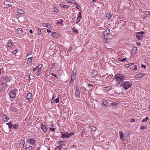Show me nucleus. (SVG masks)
<instances>
[{
	"mask_svg": "<svg viewBox=\"0 0 150 150\" xmlns=\"http://www.w3.org/2000/svg\"><path fill=\"white\" fill-rule=\"evenodd\" d=\"M115 78L116 81L119 83L125 80V77L120 74H117L115 75Z\"/></svg>",
	"mask_w": 150,
	"mask_h": 150,
	"instance_id": "1",
	"label": "nucleus"
},
{
	"mask_svg": "<svg viewBox=\"0 0 150 150\" xmlns=\"http://www.w3.org/2000/svg\"><path fill=\"white\" fill-rule=\"evenodd\" d=\"M110 29H107L104 31L102 37L105 40H107L111 38L110 35L109 34Z\"/></svg>",
	"mask_w": 150,
	"mask_h": 150,
	"instance_id": "2",
	"label": "nucleus"
},
{
	"mask_svg": "<svg viewBox=\"0 0 150 150\" xmlns=\"http://www.w3.org/2000/svg\"><path fill=\"white\" fill-rule=\"evenodd\" d=\"M132 86V84L128 81H126L123 82L120 85L125 90H127L128 88H129Z\"/></svg>",
	"mask_w": 150,
	"mask_h": 150,
	"instance_id": "3",
	"label": "nucleus"
},
{
	"mask_svg": "<svg viewBox=\"0 0 150 150\" xmlns=\"http://www.w3.org/2000/svg\"><path fill=\"white\" fill-rule=\"evenodd\" d=\"M17 91V90L15 89L12 90L9 93L11 98H13L15 97Z\"/></svg>",
	"mask_w": 150,
	"mask_h": 150,
	"instance_id": "4",
	"label": "nucleus"
},
{
	"mask_svg": "<svg viewBox=\"0 0 150 150\" xmlns=\"http://www.w3.org/2000/svg\"><path fill=\"white\" fill-rule=\"evenodd\" d=\"M144 33V32H138L136 33V36L137 39L138 40H140L143 37V35Z\"/></svg>",
	"mask_w": 150,
	"mask_h": 150,
	"instance_id": "5",
	"label": "nucleus"
},
{
	"mask_svg": "<svg viewBox=\"0 0 150 150\" xmlns=\"http://www.w3.org/2000/svg\"><path fill=\"white\" fill-rule=\"evenodd\" d=\"M71 134H73L72 133H70L68 134H62L61 137L63 139H65V138H69L70 137Z\"/></svg>",
	"mask_w": 150,
	"mask_h": 150,
	"instance_id": "6",
	"label": "nucleus"
},
{
	"mask_svg": "<svg viewBox=\"0 0 150 150\" xmlns=\"http://www.w3.org/2000/svg\"><path fill=\"white\" fill-rule=\"evenodd\" d=\"M27 142L32 145H34L35 143V142L34 140L30 139H27Z\"/></svg>",
	"mask_w": 150,
	"mask_h": 150,
	"instance_id": "7",
	"label": "nucleus"
},
{
	"mask_svg": "<svg viewBox=\"0 0 150 150\" xmlns=\"http://www.w3.org/2000/svg\"><path fill=\"white\" fill-rule=\"evenodd\" d=\"M119 134H120V139L122 140H124L125 139V137L123 134V132L122 131H120L119 132Z\"/></svg>",
	"mask_w": 150,
	"mask_h": 150,
	"instance_id": "8",
	"label": "nucleus"
},
{
	"mask_svg": "<svg viewBox=\"0 0 150 150\" xmlns=\"http://www.w3.org/2000/svg\"><path fill=\"white\" fill-rule=\"evenodd\" d=\"M6 84L5 83H3L0 84V89L3 90L5 89L6 87Z\"/></svg>",
	"mask_w": 150,
	"mask_h": 150,
	"instance_id": "9",
	"label": "nucleus"
},
{
	"mask_svg": "<svg viewBox=\"0 0 150 150\" xmlns=\"http://www.w3.org/2000/svg\"><path fill=\"white\" fill-rule=\"evenodd\" d=\"M2 119L5 122H7L8 120V117L6 115L4 114L2 116Z\"/></svg>",
	"mask_w": 150,
	"mask_h": 150,
	"instance_id": "10",
	"label": "nucleus"
},
{
	"mask_svg": "<svg viewBox=\"0 0 150 150\" xmlns=\"http://www.w3.org/2000/svg\"><path fill=\"white\" fill-rule=\"evenodd\" d=\"M25 143V141L23 140L21 141L20 143V147L21 148H23L24 147V145Z\"/></svg>",
	"mask_w": 150,
	"mask_h": 150,
	"instance_id": "11",
	"label": "nucleus"
},
{
	"mask_svg": "<svg viewBox=\"0 0 150 150\" xmlns=\"http://www.w3.org/2000/svg\"><path fill=\"white\" fill-rule=\"evenodd\" d=\"M42 67V64H40L37 67H36L35 68H34L33 69V71H35L37 70L38 71V69H41V68Z\"/></svg>",
	"mask_w": 150,
	"mask_h": 150,
	"instance_id": "12",
	"label": "nucleus"
},
{
	"mask_svg": "<svg viewBox=\"0 0 150 150\" xmlns=\"http://www.w3.org/2000/svg\"><path fill=\"white\" fill-rule=\"evenodd\" d=\"M102 104L105 106L107 107L108 106V102L106 100L104 99L102 101Z\"/></svg>",
	"mask_w": 150,
	"mask_h": 150,
	"instance_id": "13",
	"label": "nucleus"
},
{
	"mask_svg": "<svg viewBox=\"0 0 150 150\" xmlns=\"http://www.w3.org/2000/svg\"><path fill=\"white\" fill-rule=\"evenodd\" d=\"M97 71L95 70H93L91 72V76L93 77H94L96 76L97 74Z\"/></svg>",
	"mask_w": 150,
	"mask_h": 150,
	"instance_id": "14",
	"label": "nucleus"
},
{
	"mask_svg": "<svg viewBox=\"0 0 150 150\" xmlns=\"http://www.w3.org/2000/svg\"><path fill=\"white\" fill-rule=\"evenodd\" d=\"M75 95L76 97H78L79 96V89L78 88H76V92L75 93Z\"/></svg>",
	"mask_w": 150,
	"mask_h": 150,
	"instance_id": "15",
	"label": "nucleus"
},
{
	"mask_svg": "<svg viewBox=\"0 0 150 150\" xmlns=\"http://www.w3.org/2000/svg\"><path fill=\"white\" fill-rule=\"evenodd\" d=\"M76 78V76L74 74H72L71 76V81L70 83H71L72 81H74Z\"/></svg>",
	"mask_w": 150,
	"mask_h": 150,
	"instance_id": "16",
	"label": "nucleus"
},
{
	"mask_svg": "<svg viewBox=\"0 0 150 150\" xmlns=\"http://www.w3.org/2000/svg\"><path fill=\"white\" fill-rule=\"evenodd\" d=\"M41 128L42 130L44 132L46 131L47 129L46 127L44 125H42Z\"/></svg>",
	"mask_w": 150,
	"mask_h": 150,
	"instance_id": "17",
	"label": "nucleus"
},
{
	"mask_svg": "<svg viewBox=\"0 0 150 150\" xmlns=\"http://www.w3.org/2000/svg\"><path fill=\"white\" fill-rule=\"evenodd\" d=\"M144 74L143 73L139 74L135 76V78H139L143 76Z\"/></svg>",
	"mask_w": 150,
	"mask_h": 150,
	"instance_id": "18",
	"label": "nucleus"
},
{
	"mask_svg": "<svg viewBox=\"0 0 150 150\" xmlns=\"http://www.w3.org/2000/svg\"><path fill=\"white\" fill-rule=\"evenodd\" d=\"M118 104V103H117L116 102H114V103H110V106L112 107H113L117 106Z\"/></svg>",
	"mask_w": 150,
	"mask_h": 150,
	"instance_id": "19",
	"label": "nucleus"
},
{
	"mask_svg": "<svg viewBox=\"0 0 150 150\" xmlns=\"http://www.w3.org/2000/svg\"><path fill=\"white\" fill-rule=\"evenodd\" d=\"M32 94L31 93H28L26 99L28 100H29L31 97Z\"/></svg>",
	"mask_w": 150,
	"mask_h": 150,
	"instance_id": "20",
	"label": "nucleus"
},
{
	"mask_svg": "<svg viewBox=\"0 0 150 150\" xmlns=\"http://www.w3.org/2000/svg\"><path fill=\"white\" fill-rule=\"evenodd\" d=\"M60 6L61 8H68L69 6L68 5H64L62 4H60Z\"/></svg>",
	"mask_w": 150,
	"mask_h": 150,
	"instance_id": "21",
	"label": "nucleus"
},
{
	"mask_svg": "<svg viewBox=\"0 0 150 150\" xmlns=\"http://www.w3.org/2000/svg\"><path fill=\"white\" fill-rule=\"evenodd\" d=\"M63 22V20L62 19H60V20L57 21V22L56 23V24H60L62 25Z\"/></svg>",
	"mask_w": 150,
	"mask_h": 150,
	"instance_id": "22",
	"label": "nucleus"
},
{
	"mask_svg": "<svg viewBox=\"0 0 150 150\" xmlns=\"http://www.w3.org/2000/svg\"><path fill=\"white\" fill-rule=\"evenodd\" d=\"M36 29L37 33L38 35H40V34L41 29H40V28H38L36 29Z\"/></svg>",
	"mask_w": 150,
	"mask_h": 150,
	"instance_id": "23",
	"label": "nucleus"
},
{
	"mask_svg": "<svg viewBox=\"0 0 150 150\" xmlns=\"http://www.w3.org/2000/svg\"><path fill=\"white\" fill-rule=\"evenodd\" d=\"M62 148V146L60 145L58 146H57L55 148L56 150H61Z\"/></svg>",
	"mask_w": 150,
	"mask_h": 150,
	"instance_id": "24",
	"label": "nucleus"
},
{
	"mask_svg": "<svg viewBox=\"0 0 150 150\" xmlns=\"http://www.w3.org/2000/svg\"><path fill=\"white\" fill-rule=\"evenodd\" d=\"M33 57H29L28 58V60L27 61V63H30L32 62V58Z\"/></svg>",
	"mask_w": 150,
	"mask_h": 150,
	"instance_id": "25",
	"label": "nucleus"
},
{
	"mask_svg": "<svg viewBox=\"0 0 150 150\" xmlns=\"http://www.w3.org/2000/svg\"><path fill=\"white\" fill-rule=\"evenodd\" d=\"M22 32V29L21 28L17 29V32L18 34H21Z\"/></svg>",
	"mask_w": 150,
	"mask_h": 150,
	"instance_id": "26",
	"label": "nucleus"
},
{
	"mask_svg": "<svg viewBox=\"0 0 150 150\" xmlns=\"http://www.w3.org/2000/svg\"><path fill=\"white\" fill-rule=\"evenodd\" d=\"M66 143V141H61L60 142V144L62 145H64Z\"/></svg>",
	"mask_w": 150,
	"mask_h": 150,
	"instance_id": "27",
	"label": "nucleus"
},
{
	"mask_svg": "<svg viewBox=\"0 0 150 150\" xmlns=\"http://www.w3.org/2000/svg\"><path fill=\"white\" fill-rule=\"evenodd\" d=\"M17 12L18 13L22 14H24V13L23 10H17Z\"/></svg>",
	"mask_w": 150,
	"mask_h": 150,
	"instance_id": "28",
	"label": "nucleus"
},
{
	"mask_svg": "<svg viewBox=\"0 0 150 150\" xmlns=\"http://www.w3.org/2000/svg\"><path fill=\"white\" fill-rule=\"evenodd\" d=\"M137 48L135 47H134L133 48V49L132 50V54H134L137 51Z\"/></svg>",
	"mask_w": 150,
	"mask_h": 150,
	"instance_id": "29",
	"label": "nucleus"
},
{
	"mask_svg": "<svg viewBox=\"0 0 150 150\" xmlns=\"http://www.w3.org/2000/svg\"><path fill=\"white\" fill-rule=\"evenodd\" d=\"M43 25L44 26L48 28H49L50 27V26L49 24L47 23H43Z\"/></svg>",
	"mask_w": 150,
	"mask_h": 150,
	"instance_id": "30",
	"label": "nucleus"
},
{
	"mask_svg": "<svg viewBox=\"0 0 150 150\" xmlns=\"http://www.w3.org/2000/svg\"><path fill=\"white\" fill-rule=\"evenodd\" d=\"M34 78V76L32 74H30L29 75V80H33Z\"/></svg>",
	"mask_w": 150,
	"mask_h": 150,
	"instance_id": "31",
	"label": "nucleus"
},
{
	"mask_svg": "<svg viewBox=\"0 0 150 150\" xmlns=\"http://www.w3.org/2000/svg\"><path fill=\"white\" fill-rule=\"evenodd\" d=\"M90 128L91 129H92L93 131H95L96 130V127L94 126H91L90 127Z\"/></svg>",
	"mask_w": 150,
	"mask_h": 150,
	"instance_id": "32",
	"label": "nucleus"
},
{
	"mask_svg": "<svg viewBox=\"0 0 150 150\" xmlns=\"http://www.w3.org/2000/svg\"><path fill=\"white\" fill-rule=\"evenodd\" d=\"M149 118L148 117H146L142 121V122H146L148 120Z\"/></svg>",
	"mask_w": 150,
	"mask_h": 150,
	"instance_id": "33",
	"label": "nucleus"
},
{
	"mask_svg": "<svg viewBox=\"0 0 150 150\" xmlns=\"http://www.w3.org/2000/svg\"><path fill=\"white\" fill-rule=\"evenodd\" d=\"M33 147L32 146H30L29 147L26 148L25 150H33Z\"/></svg>",
	"mask_w": 150,
	"mask_h": 150,
	"instance_id": "34",
	"label": "nucleus"
},
{
	"mask_svg": "<svg viewBox=\"0 0 150 150\" xmlns=\"http://www.w3.org/2000/svg\"><path fill=\"white\" fill-rule=\"evenodd\" d=\"M111 16H112L110 13H108L106 14V17L108 18H110L111 17Z\"/></svg>",
	"mask_w": 150,
	"mask_h": 150,
	"instance_id": "35",
	"label": "nucleus"
},
{
	"mask_svg": "<svg viewBox=\"0 0 150 150\" xmlns=\"http://www.w3.org/2000/svg\"><path fill=\"white\" fill-rule=\"evenodd\" d=\"M13 0H6L4 2L5 3H11L13 4Z\"/></svg>",
	"mask_w": 150,
	"mask_h": 150,
	"instance_id": "36",
	"label": "nucleus"
},
{
	"mask_svg": "<svg viewBox=\"0 0 150 150\" xmlns=\"http://www.w3.org/2000/svg\"><path fill=\"white\" fill-rule=\"evenodd\" d=\"M69 3H71L72 4H74L75 3V1L73 0H67Z\"/></svg>",
	"mask_w": 150,
	"mask_h": 150,
	"instance_id": "37",
	"label": "nucleus"
},
{
	"mask_svg": "<svg viewBox=\"0 0 150 150\" xmlns=\"http://www.w3.org/2000/svg\"><path fill=\"white\" fill-rule=\"evenodd\" d=\"M8 46V47H11V46L12 45V42L11 41H9L7 43Z\"/></svg>",
	"mask_w": 150,
	"mask_h": 150,
	"instance_id": "38",
	"label": "nucleus"
},
{
	"mask_svg": "<svg viewBox=\"0 0 150 150\" xmlns=\"http://www.w3.org/2000/svg\"><path fill=\"white\" fill-rule=\"evenodd\" d=\"M127 59V58H124L123 59H120V58H119V61H120L121 62H123L125 61Z\"/></svg>",
	"mask_w": 150,
	"mask_h": 150,
	"instance_id": "39",
	"label": "nucleus"
},
{
	"mask_svg": "<svg viewBox=\"0 0 150 150\" xmlns=\"http://www.w3.org/2000/svg\"><path fill=\"white\" fill-rule=\"evenodd\" d=\"M54 101L55 102V103H58L59 101V98H57L56 99L54 100Z\"/></svg>",
	"mask_w": 150,
	"mask_h": 150,
	"instance_id": "40",
	"label": "nucleus"
},
{
	"mask_svg": "<svg viewBox=\"0 0 150 150\" xmlns=\"http://www.w3.org/2000/svg\"><path fill=\"white\" fill-rule=\"evenodd\" d=\"M105 88L106 89V90L107 91H109L110 90L111 88V87L110 86H108L105 87Z\"/></svg>",
	"mask_w": 150,
	"mask_h": 150,
	"instance_id": "41",
	"label": "nucleus"
},
{
	"mask_svg": "<svg viewBox=\"0 0 150 150\" xmlns=\"http://www.w3.org/2000/svg\"><path fill=\"white\" fill-rule=\"evenodd\" d=\"M81 12H80L79 13V16H78V18H81Z\"/></svg>",
	"mask_w": 150,
	"mask_h": 150,
	"instance_id": "42",
	"label": "nucleus"
},
{
	"mask_svg": "<svg viewBox=\"0 0 150 150\" xmlns=\"http://www.w3.org/2000/svg\"><path fill=\"white\" fill-rule=\"evenodd\" d=\"M13 127L14 128L17 129L18 128V125H14Z\"/></svg>",
	"mask_w": 150,
	"mask_h": 150,
	"instance_id": "43",
	"label": "nucleus"
},
{
	"mask_svg": "<svg viewBox=\"0 0 150 150\" xmlns=\"http://www.w3.org/2000/svg\"><path fill=\"white\" fill-rule=\"evenodd\" d=\"M145 13L147 15H150V11H147L145 12Z\"/></svg>",
	"mask_w": 150,
	"mask_h": 150,
	"instance_id": "44",
	"label": "nucleus"
},
{
	"mask_svg": "<svg viewBox=\"0 0 150 150\" xmlns=\"http://www.w3.org/2000/svg\"><path fill=\"white\" fill-rule=\"evenodd\" d=\"M72 50V47H70L69 49L68 50L67 52L68 53H69L70 51Z\"/></svg>",
	"mask_w": 150,
	"mask_h": 150,
	"instance_id": "45",
	"label": "nucleus"
},
{
	"mask_svg": "<svg viewBox=\"0 0 150 150\" xmlns=\"http://www.w3.org/2000/svg\"><path fill=\"white\" fill-rule=\"evenodd\" d=\"M146 128V126H142L140 128L144 130V129H145Z\"/></svg>",
	"mask_w": 150,
	"mask_h": 150,
	"instance_id": "46",
	"label": "nucleus"
},
{
	"mask_svg": "<svg viewBox=\"0 0 150 150\" xmlns=\"http://www.w3.org/2000/svg\"><path fill=\"white\" fill-rule=\"evenodd\" d=\"M81 19V18L77 17V18L76 19V21H77L76 22V23H78L80 21Z\"/></svg>",
	"mask_w": 150,
	"mask_h": 150,
	"instance_id": "47",
	"label": "nucleus"
},
{
	"mask_svg": "<svg viewBox=\"0 0 150 150\" xmlns=\"http://www.w3.org/2000/svg\"><path fill=\"white\" fill-rule=\"evenodd\" d=\"M50 130L52 131V132H53L55 130V129L54 128H52L50 127Z\"/></svg>",
	"mask_w": 150,
	"mask_h": 150,
	"instance_id": "48",
	"label": "nucleus"
},
{
	"mask_svg": "<svg viewBox=\"0 0 150 150\" xmlns=\"http://www.w3.org/2000/svg\"><path fill=\"white\" fill-rule=\"evenodd\" d=\"M18 51L17 50H15L13 52V54H16V53Z\"/></svg>",
	"mask_w": 150,
	"mask_h": 150,
	"instance_id": "49",
	"label": "nucleus"
},
{
	"mask_svg": "<svg viewBox=\"0 0 150 150\" xmlns=\"http://www.w3.org/2000/svg\"><path fill=\"white\" fill-rule=\"evenodd\" d=\"M130 66H131V65H130V64H126L125 65V67H130Z\"/></svg>",
	"mask_w": 150,
	"mask_h": 150,
	"instance_id": "50",
	"label": "nucleus"
},
{
	"mask_svg": "<svg viewBox=\"0 0 150 150\" xmlns=\"http://www.w3.org/2000/svg\"><path fill=\"white\" fill-rule=\"evenodd\" d=\"M41 69H38V70L37 71V72L39 73H42V72L41 71Z\"/></svg>",
	"mask_w": 150,
	"mask_h": 150,
	"instance_id": "51",
	"label": "nucleus"
},
{
	"mask_svg": "<svg viewBox=\"0 0 150 150\" xmlns=\"http://www.w3.org/2000/svg\"><path fill=\"white\" fill-rule=\"evenodd\" d=\"M11 5L9 4H8L6 5V6H8V8H10V7L11 6Z\"/></svg>",
	"mask_w": 150,
	"mask_h": 150,
	"instance_id": "52",
	"label": "nucleus"
},
{
	"mask_svg": "<svg viewBox=\"0 0 150 150\" xmlns=\"http://www.w3.org/2000/svg\"><path fill=\"white\" fill-rule=\"evenodd\" d=\"M137 66L135 65L134 66V69H133L134 70H137Z\"/></svg>",
	"mask_w": 150,
	"mask_h": 150,
	"instance_id": "53",
	"label": "nucleus"
},
{
	"mask_svg": "<svg viewBox=\"0 0 150 150\" xmlns=\"http://www.w3.org/2000/svg\"><path fill=\"white\" fill-rule=\"evenodd\" d=\"M141 67H142L144 68H145L146 67V66L145 65H142Z\"/></svg>",
	"mask_w": 150,
	"mask_h": 150,
	"instance_id": "54",
	"label": "nucleus"
},
{
	"mask_svg": "<svg viewBox=\"0 0 150 150\" xmlns=\"http://www.w3.org/2000/svg\"><path fill=\"white\" fill-rule=\"evenodd\" d=\"M13 125H9L8 126V127L9 128H10V129L12 127Z\"/></svg>",
	"mask_w": 150,
	"mask_h": 150,
	"instance_id": "55",
	"label": "nucleus"
},
{
	"mask_svg": "<svg viewBox=\"0 0 150 150\" xmlns=\"http://www.w3.org/2000/svg\"><path fill=\"white\" fill-rule=\"evenodd\" d=\"M33 53V51H31L30 52H29L28 54L29 55H30L31 54H32Z\"/></svg>",
	"mask_w": 150,
	"mask_h": 150,
	"instance_id": "56",
	"label": "nucleus"
},
{
	"mask_svg": "<svg viewBox=\"0 0 150 150\" xmlns=\"http://www.w3.org/2000/svg\"><path fill=\"white\" fill-rule=\"evenodd\" d=\"M88 87H90V86H92V84H88Z\"/></svg>",
	"mask_w": 150,
	"mask_h": 150,
	"instance_id": "57",
	"label": "nucleus"
},
{
	"mask_svg": "<svg viewBox=\"0 0 150 150\" xmlns=\"http://www.w3.org/2000/svg\"><path fill=\"white\" fill-rule=\"evenodd\" d=\"M29 33H33V31L31 29L30 30Z\"/></svg>",
	"mask_w": 150,
	"mask_h": 150,
	"instance_id": "58",
	"label": "nucleus"
},
{
	"mask_svg": "<svg viewBox=\"0 0 150 150\" xmlns=\"http://www.w3.org/2000/svg\"><path fill=\"white\" fill-rule=\"evenodd\" d=\"M56 33L55 32H52V37H53V35H54V34H55Z\"/></svg>",
	"mask_w": 150,
	"mask_h": 150,
	"instance_id": "59",
	"label": "nucleus"
},
{
	"mask_svg": "<svg viewBox=\"0 0 150 150\" xmlns=\"http://www.w3.org/2000/svg\"><path fill=\"white\" fill-rule=\"evenodd\" d=\"M137 44L138 45H140V43L139 42H138L137 43Z\"/></svg>",
	"mask_w": 150,
	"mask_h": 150,
	"instance_id": "60",
	"label": "nucleus"
},
{
	"mask_svg": "<svg viewBox=\"0 0 150 150\" xmlns=\"http://www.w3.org/2000/svg\"><path fill=\"white\" fill-rule=\"evenodd\" d=\"M47 32L48 33H50L51 32V30L47 29Z\"/></svg>",
	"mask_w": 150,
	"mask_h": 150,
	"instance_id": "61",
	"label": "nucleus"
},
{
	"mask_svg": "<svg viewBox=\"0 0 150 150\" xmlns=\"http://www.w3.org/2000/svg\"><path fill=\"white\" fill-rule=\"evenodd\" d=\"M135 121V120L134 119H132L131 120V122H133Z\"/></svg>",
	"mask_w": 150,
	"mask_h": 150,
	"instance_id": "62",
	"label": "nucleus"
},
{
	"mask_svg": "<svg viewBox=\"0 0 150 150\" xmlns=\"http://www.w3.org/2000/svg\"><path fill=\"white\" fill-rule=\"evenodd\" d=\"M8 123H9V125H12V122L11 121H10Z\"/></svg>",
	"mask_w": 150,
	"mask_h": 150,
	"instance_id": "63",
	"label": "nucleus"
},
{
	"mask_svg": "<svg viewBox=\"0 0 150 150\" xmlns=\"http://www.w3.org/2000/svg\"><path fill=\"white\" fill-rule=\"evenodd\" d=\"M58 10H54V12H57L58 11Z\"/></svg>",
	"mask_w": 150,
	"mask_h": 150,
	"instance_id": "64",
	"label": "nucleus"
}]
</instances>
